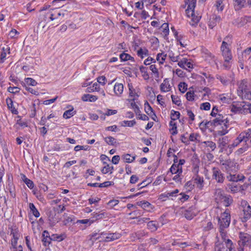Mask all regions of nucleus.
<instances>
[{
    "mask_svg": "<svg viewBox=\"0 0 251 251\" xmlns=\"http://www.w3.org/2000/svg\"><path fill=\"white\" fill-rule=\"evenodd\" d=\"M185 2L186 4H188V7L186 10V14L187 17H191V21L190 22V24L194 26L198 23L201 18V16L196 15L194 12L196 0H185Z\"/></svg>",
    "mask_w": 251,
    "mask_h": 251,
    "instance_id": "nucleus-1",
    "label": "nucleus"
},
{
    "mask_svg": "<svg viewBox=\"0 0 251 251\" xmlns=\"http://www.w3.org/2000/svg\"><path fill=\"white\" fill-rule=\"evenodd\" d=\"M220 232L222 237L226 235L224 229L227 228L230 223V214L229 210L226 209L222 213L221 216L218 217Z\"/></svg>",
    "mask_w": 251,
    "mask_h": 251,
    "instance_id": "nucleus-2",
    "label": "nucleus"
},
{
    "mask_svg": "<svg viewBox=\"0 0 251 251\" xmlns=\"http://www.w3.org/2000/svg\"><path fill=\"white\" fill-rule=\"evenodd\" d=\"M215 117V119H214L213 121H210L211 125H213L214 126L223 125V126H222L223 129L218 131L217 133L220 136L225 135L228 132L227 130L228 127L227 125V123L228 122L227 120L226 119H224V116L221 114H218Z\"/></svg>",
    "mask_w": 251,
    "mask_h": 251,
    "instance_id": "nucleus-3",
    "label": "nucleus"
},
{
    "mask_svg": "<svg viewBox=\"0 0 251 251\" xmlns=\"http://www.w3.org/2000/svg\"><path fill=\"white\" fill-rule=\"evenodd\" d=\"M251 138V128H249L246 131L242 132L234 140L233 142L228 145V148L231 149L237 147L242 142L246 143Z\"/></svg>",
    "mask_w": 251,
    "mask_h": 251,
    "instance_id": "nucleus-4",
    "label": "nucleus"
},
{
    "mask_svg": "<svg viewBox=\"0 0 251 251\" xmlns=\"http://www.w3.org/2000/svg\"><path fill=\"white\" fill-rule=\"evenodd\" d=\"M248 81L246 79H243L238 82V88L237 93L239 96L242 99L247 100L251 99V92L248 88Z\"/></svg>",
    "mask_w": 251,
    "mask_h": 251,
    "instance_id": "nucleus-5",
    "label": "nucleus"
},
{
    "mask_svg": "<svg viewBox=\"0 0 251 251\" xmlns=\"http://www.w3.org/2000/svg\"><path fill=\"white\" fill-rule=\"evenodd\" d=\"M57 210L58 209L56 208L53 207L52 210H49L47 213L48 220L51 226H54L60 220L59 216L57 215V214H58Z\"/></svg>",
    "mask_w": 251,
    "mask_h": 251,
    "instance_id": "nucleus-6",
    "label": "nucleus"
},
{
    "mask_svg": "<svg viewBox=\"0 0 251 251\" xmlns=\"http://www.w3.org/2000/svg\"><path fill=\"white\" fill-rule=\"evenodd\" d=\"M221 50L222 52V55L225 58L226 62H228L232 59V54L231 50L229 48V44L226 42H223Z\"/></svg>",
    "mask_w": 251,
    "mask_h": 251,
    "instance_id": "nucleus-7",
    "label": "nucleus"
},
{
    "mask_svg": "<svg viewBox=\"0 0 251 251\" xmlns=\"http://www.w3.org/2000/svg\"><path fill=\"white\" fill-rule=\"evenodd\" d=\"M212 178L218 183H223L225 180V176L220 169L217 167H213L212 169Z\"/></svg>",
    "mask_w": 251,
    "mask_h": 251,
    "instance_id": "nucleus-8",
    "label": "nucleus"
},
{
    "mask_svg": "<svg viewBox=\"0 0 251 251\" xmlns=\"http://www.w3.org/2000/svg\"><path fill=\"white\" fill-rule=\"evenodd\" d=\"M239 238L240 240L238 241V244L240 247L251 245V236L247 233L240 232Z\"/></svg>",
    "mask_w": 251,
    "mask_h": 251,
    "instance_id": "nucleus-9",
    "label": "nucleus"
},
{
    "mask_svg": "<svg viewBox=\"0 0 251 251\" xmlns=\"http://www.w3.org/2000/svg\"><path fill=\"white\" fill-rule=\"evenodd\" d=\"M239 110V113H246L249 112L251 113V104L245 101H239L235 102Z\"/></svg>",
    "mask_w": 251,
    "mask_h": 251,
    "instance_id": "nucleus-10",
    "label": "nucleus"
},
{
    "mask_svg": "<svg viewBox=\"0 0 251 251\" xmlns=\"http://www.w3.org/2000/svg\"><path fill=\"white\" fill-rule=\"evenodd\" d=\"M224 168L227 173L236 172L238 170L236 163L231 159L226 160V163H225Z\"/></svg>",
    "mask_w": 251,
    "mask_h": 251,
    "instance_id": "nucleus-11",
    "label": "nucleus"
},
{
    "mask_svg": "<svg viewBox=\"0 0 251 251\" xmlns=\"http://www.w3.org/2000/svg\"><path fill=\"white\" fill-rule=\"evenodd\" d=\"M233 6L235 11L240 10L245 6L246 0H233Z\"/></svg>",
    "mask_w": 251,
    "mask_h": 251,
    "instance_id": "nucleus-12",
    "label": "nucleus"
},
{
    "mask_svg": "<svg viewBox=\"0 0 251 251\" xmlns=\"http://www.w3.org/2000/svg\"><path fill=\"white\" fill-rule=\"evenodd\" d=\"M105 235H106V233L101 232L100 234L94 233L92 234L90 239L93 242L97 240H100V242H104L103 239H105Z\"/></svg>",
    "mask_w": 251,
    "mask_h": 251,
    "instance_id": "nucleus-13",
    "label": "nucleus"
},
{
    "mask_svg": "<svg viewBox=\"0 0 251 251\" xmlns=\"http://www.w3.org/2000/svg\"><path fill=\"white\" fill-rule=\"evenodd\" d=\"M124 85L122 83H116L114 87V92L117 96H120L123 92Z\"/></svg>",
    "mask_w": 251,
    "mask_h": 251,
    "instance_id": "nucleus-14",
    "label": "nucleus"
},
{
    "mask_svg": "<svg viewBox=\"0 0 251 251\" xmlns=\"http://www.w3.org/2000/svg\"><path fill=\"white\" fill-rule=\"evenodd\" d=\"M228 143V140L226 136L220 138L218 141V147L221 149V151H223V150L225 147Z\"/></svg>",
    "mask_w": 251,
    "mask_h": 251,
    "instance_id": "nucleus-15",
    "label": "nucleus"
},
{
    "mask_svg": "<svg viewBox=\"0 0 251 251\" xmlns=\"http://www.w3.org/2000/svg\"><path fill=\"white\" fill-rule=\"evenodd\" d=\"M214 196L215 200L218 202L219 201H220L226 195L221 189H216L215 191Z\"/></svg>",
    "mask_w": 251,
    "mask_h": 251,
    "instance_id": "nucleus-16",
    "label": "nucleus"
},
{
    "mask_svg": "<svg viewBox=\"0 0 251 251\" xmlns=\"http://www.w3.org/2000/svg\"><path fill=\"white\" fill-rule=\"evenodd\" d=\"M229 181H232L233 182H237L238 181L243 180L245 178V176L242 175H236L230 174L229 176H227Z\"/></svg>",
    "mask_w": 251,
    "mask_h": 251,
    "instance_id": "nucleus-17",
    "label": "nucleus"
},
{
    "mask_svg": "<svg viewBox=\"0 0 251 251\" xmlns=\"http://www.w3.org/2000/svg\"><path fill=\"white\" fill-rule=\"evenodd\" d=\"M178 65L181 68L185 69V65H186L187 67L189 68H192L193 65L190 62L188 61V59L185 58H183L182 59H180L179 61L178 62Z\"/></svg>",
    "mask_w": 251,
    "mask_h": 251,
    "instance_id": "nucleus-18",
    "label": "nucleus"
},
{
    "mask_svg": "<svg viewBox=\"0 0 251 251\" xmlns=\"http://www.w3.org/2000/svg\"><path fill=\"white\" fill-rule=\"evenodd\" d=\"M11 234H12L13 238L11 240V245L14 249H16L17 240L19 237V234L16 231L12 230Z\"/></svg>",
    "mask_w": 251,
    "mask_h": 251,
    "instance_id": "nucleus-19",
    "label": "nucleus"
},
{
    "mask_svg": "<svg viewBox=\"0 0 251 251\" xmlns=\"http://www.w3.org/2000/svg\"><path fill=\"white\" fill-rule=\"evenodd\" d=\"M193 207H191L184 211V215L187 219L191 220L196 216V214L193 211Z\"/></svg>",
    "mask_w": 251,
    "mask_h": 251,
    "instance_id": "nucleus-20",
    "label": "nucleus"
},
{
    "mask_svg": "<svg viewBox=\"0 0 251 251\" xmlns=\"http://www.w3.org/2000/svg\"><path fill=\"white\" fill-rule=\"evenodd\" d=\"M98 99L97 96L90 94H84L81 97V100L84 101H89L90 102H94L96 101Z\"/></svg>",
    "mask_w": 251,
    "mask_h": 251,
    "instance_id": "nucleus-21",
    "label": "nucleus"
},
{
    "mask_svg": "<svg viewBox=\"0 0 251 251\" xmlns=\"http://www.w3.org/2000/svg\"><path fill=\"white\" fill-rule=\"evenodd\" d=\"M171 87L167 78L163 80V82L160 85V89L162 92H168L170 90Z\"/></svg>",
    "mask_w": 251,
    "mask_h": 251,
    "instance_id": "nucleus-22",
    "label": "nucleus"
},
{
    "mask_svg": "<svg viewBox=\"0 0 251 251\" xmlns=\"http://www.w3.org/2000/svg\"><path fill=\"white\" fill-rule=\"evenodd\" d=\"M228 189L231 191V192L234 193L241 190V186L236 184V182H232L231 183L228 184Z\"/></svg>",
    "mask_w": 251,
    "mask_h": 251,
    "instance_id": "nucleus-23",
    "label": "nucleus"
},
{
    "mask_svg": "<svg viewBox=\"0 0 251 251\" xmlns=\"http://www.w3.org/2000/svg\"><path fill=\"white\" fill-rule=\"evenodd\" d=\"M170 170L172 174H178V175H180L182 172V167H179L177 164H173Z\"/></svg>",
    "mask_w": 251,
    "mask_h": 251,
    "instance_id": "nucleus-24",
    "label": "nucleus"
},
{
    "mask_svg": "<svg viewBox=\"0 0 251 251\" xmlns=\"http://www.w3.org/2000/svg\"><path fill=\"white\" fill-rule=\"evenodd\" d=\"M6 102L8 108L10 109L11 112L13 114H17L18 111L13 107V101L10 98H7L6 100Z\"/></svg>",
    "mask_w": 251,
    "mask_h": 251,
    "instance_id": "nucleus-25",
    "label": "nucleus"
},
{
    "mask_svg": "<svg viewBox=\"0 0 251 251\" xmlns=\"http://www.w3.org/2000/svg\"><path fill=\"white\" fill-rule=\"evenodd\" d=\"M145 110L148 115L151 116H154L155 117H156L155 113L153 111L152 108L147 101L145 103Z\"/></svg>",
    "mask_w": 251,
    "mask_h": 251,
    "instance_id": "nucleus-26",
    "label": "nucleus"
},
{
    "mask_svg": "<svg viewBox=\"0 0 251 251\" xmlns=\"http://www.w3.org/2000/svg\"><path fill=\"white\" fill-rule=\"evenodd\" d=\"M220 201L223 202L224 205L227 207L229 206L232 203L233 200L231 197L226 195Z\"/></svg>",
    "mask_w": 251,
    "mask_h": 251,
    "instance_id": "nucleus-27",
    "label": "nucleus"
},
{
    "mask_svg": "<svg viewBox=\"0 0 251 251\" xmlns=\"http://www.w3.org/2000/svg\"><path fill=\"white\" fill-rule=\"evenodd\" d=\"M194 182L197 184L198 187L201 189L203 186V178L197 175L194 179Z\"/></svg>",
    "mask_w": 251,
    "mask_h": 251,
    "instance_id": "nucleus-28",
    "label": "nucleus"
},
{
    "mask_svg": "<svg viewBox=\"0 0 251 251\" xmlns=\"http://www.w3.org/2000/svg\"><path fill=\"white\" fill-rule=\"evenodd\" d=\"M120 58L122 61H126L127 60H131L134 61V58L130 56L129 54L123 52L120 55Z\"/></svg>",
    "mask_w": 251,
    "mask_h": 251,
    "instance_id": "nucleus-29",
    "label": "nucleus"
},
{
    "mask_svg": "<svg viewBox=\"0 0 251 251\" xmlns=\"http://www.w3.org/2000/svg\"><path fill=\"white\" fill-rule=\"evenodd\" d=\"M122 158L126 163H131L134 161L135 159V156H131L129 154H126L122 156Z\"/></svg>",
    "mask_w": 251,
    "mask_h": 251,
    "instance_id": "nucleus-30",
    "label": "nucleus"
},
{
    "mask_svg": "<svg viewBox=\"0 0 251 251\" xmlns=\"http://www.w3.org/2000/svg\"><path fill=\"white\" fill-rule=\"evenodd\" d=\"M54 13L56 14V16L57 18L60 17L67 18L69 16V13L65 10H59L56 9L54 11Z\"/></svg>",
    "mask_w": 251,
    "mask_h": 251,
    "instance_id": "nucleus-31",
    "label": "nucleus"
},
{
    "mask_svg": "<svg viewBox=\"0 0 251 251\" xmlns=\"http://www.w3.org/2000/svg\"><path fill=\"white\" fill-rule=\"evenodd\" d=\"M128 87L129 91V95L131 97H134V98L136 99L139 97L138 94L135 91V89H134L132 84L128 83Z\"/></svg>",
    "mask_w": 251,
    "mask_h": 251,
    "instance_id": "nucleus-32",
    "label": "nucleus"
},
{
    "mask_svg": "<svg viewBox=\"0 0 251 251\" xmlns=\"http://www.w3.org/2000/svg\"><path fill=\"white\" fill-rule=\"evenodd\" d=\"M50 26L48 25L47 24H45L43 22L39 23L38 25V29L41 32H46L50 28Z\"/></svg>",
    "mask_w": 251,
    "mask_h": 251,
    "instance_id": "nucleus-33",
    "label": "nucleus"
},
{
    "mask_svg": "<svg viewBox=\"0 0 251 251\" xmlns=\"http://www.w3.org/2000/svg\"><path fill=\"white\" fill-rule=\"evenodd\" d=\"M75 111L74 110V108H72L71 109L66 110L63 114V117L65 119H69L74 116L75 114Z\"/></svg>",
    "mask_w": 251,
    "mask_h": 251,
    "instance_id": "nucleus-34",
    "label": "nucleus"
},
{
    "mask_svg": "<svg viewBox=\"0 0 251 251\" xmlns=\"http://www.w3.org/2000/svg\"><path fill=\"white\" fill-rule=\"evenodd\" d=\"M29 208L32 212V214L36 218H38L40 216V213L37 208L35 207V205L32 203H29Z\"/></svg>",
    "mask_w": 251,
    "mask_h": 251,
    "instance_id": "nucleus-35",
    "label": "nucleus"
},
{
    "mask_svg": "<svg viewBox=\"0 0 251 251\" xmlns=\"http://www.w3.org/2000/svg\"><path fill=\"white\" fill-rule=\"evenodd\" d=\"M100 89L99 84L97 83H95L92 87H88L86 90V92L91 93L94 91H99Z\"/></svg>",
    "mask_w": 251,
    "mask_h": 251,
    "instance_id": "nucleus-36",
    "label": "nucleus"
},
{
    "mask_svg": "<svg viewBox=\"0 0 251 251\" xmlns=\"http://www.w3.org/2000/svg\"><path fill=\"white\" fill-rule=\"evenodd\" d=\"M22 179L29 188L32 189L34 187V183L33 181L27 178L25 176L23 175Z\"/></svg>",
    "mask_w": 251,
    "mask_h": 251,
    "instance_id": "nucleus-37",
    "label": "nucleus"
},
{
    "mask_svg": "<svg viewBox=\"0 0 251 251\" xmlns=\"http://www.w3.org/2000/svg\"><path fill=\"white\" fill-rule=\"evenodd\" d=\"M105 142L109 145L114 146L116 143V140L112 136H108L104 138Z\"/></svg>",
    "mask_w": 251,
    "mask_h": 251,
    "instance_id": "nucleus-38",
    "label": "nucleus"
},
{
    "mask_svg": "<svg viewBox=\"0 0 251 251\" xmlns=\"http://www.w3.org/2000/svg\"><path fill=\"white\" fill-rule=\"evenodd\" d=\"M113 170V166H110L109 164H106V165L101 170V172L103 174H106L108 173L111 174L112 173Z\"/></svg>",
    "mask_w": 251,
    "mask_h": 251,
    "instance_id": "nucleus-39",
    "label": "nucleus"
},
{
    "mask_svg": "<svg viewBox=\"0 0 251 251\" xmlns=\"http://www.w3.org/2000/svg\"><path fill=\"white\" fill-rule=\"evenodd\" d=\"M170 126H172V128L170 129V131L172 135H176L177 133L176 124L173 121H171L170 122Z\"/></svg>",
    "mask_w": 251,
    "mask_h": 251,
    "instance_id": "nucleus-40",
    "label": "nucleus"
},
{
    "mask_svg": "<svg viewBox=\"0 0 251 251\" xmlns=\"http://www.w3.org/2000/svg\"><path fill=\"white\" fill-rule=\"evenodd\" d=\"M135 100V98H133V99L128 100L129 102H131V106L132 107V108L134 109L136 114H138L139 113H140L141 111L138 105L134 102Z\"/></svg>",
    "mask_w": 251,
    "mask_h": 251,
    "instance_id": "nucleus-41",
    "label": "nucleus"
},
{
    "mask_svg": "<svg viewBox=\"0 0 251 251\" xmlns=\"http://www.w3.org/2000/svg\"><path fill=\"white\" fill-rule=\"evenodd\" d=\"M215 5L218 11H222L225 6L223 0H216Z\"/></svg>",
    "mask_w": 251,
    "mask_h": 251,
    "instance_id": "nucleus-42",
    "label": "nucleus"
},
{
    "mask_svg": "<svg viewBox=\"0 0 251 251\" xmlns=\"http://www.w3.org/2000/svg\"><path fill=\"white\" fill-rule=\"evenodd\" d=\"M139 69L140 72L143 74V76L145 79H148L149 78V75L147 72L148 68L143 66H141L140 67Z\"/></svg>",
    "mask_w": 251,
    "mask_h": 251,
    "instance_id": "nucleus-43",
    "label": "nucleus"
},
{
    "mask_svg": "<svg viewBox=\"0 0 251 251\" xmlns=\"http://www.w3.org/2000/svg\"><path fill=\"white\" fill-rule=\"evenodd\" d=\"M167 57V54L164 53H159L157 54L156 59L160 64H163Z\"/></svg>",
    "mask_w": 251,
    "mask_h": 251,
    "instance_id": "nucleus-44",
    "label": "nucleus"
},
{
    "mask_svg": "<svg viewBox=\"0 0 251 251\" xmlns=\"http://www.w3.org/2000/svg\"><path fill=\"white\" fill-rule=\"evenodd\" d=\"M148 227L152 231H155L157 229L158 225L155 224L154 221H151L148 223Z\"/></svg>",
    "mask_w": 251,
    "mask_h": 251,
    "instance_id": "nucleus-45",
    "label": "nucleus"
},
{
    "mask_svg": "<svg viewBox=\"0 0 251 251\" xmlns=\"http://www.w3.org/2000/svg\"><path fill=\"white\" fill-rule=\"evenodd\" d=\"M203 144H205L207 147H209L212 151H213L216 147V144L212 141H204L203 142Z\"/></svg>",
    "mask_w": 251,
    "mask_h": 251,
    "instance_id": "nucleus-46",
    "label": "nucleus"
},
{
    "mask_svg": "<svg viewBox=\"0 0 251 251\" xmlns=\"http://www.w3.org/2000/svg\"><path fill=\"white\" fill-rule=\"evenodd\" d=\"M180 116V113L178 111H175L174 110H172L171 114V121H175L176 119H178Z\"/></svg>",
    "mask_w": 251,
    "mask_h": 251,
    "instance_id": "nucleus-47",
    "label": "nucleus"
},
{
    "mask_svg": "<svg viewBox=\"0 0 251 251\" xmlns=\"http://www.w3.org/2000/svg\"><path fill=\"white\" fill-rule=\"evenodd\" d=\"M137 205L140 206L142 208L145 209L151 206V203L147 201H141L137 203Z\"/></svg>",
    "mask_w": 251,
    "mask_h": 251,
    "instance_id": "nucleus-48",
    "label": "nucleus"
},
{
    "mask_svg": "<svg viewBox=\"0 0 251 251\" xmlns=\"http://www.w3.org/2000/svg\"><path fill=\"white\" fill-rule=\"evenodd\" d=\"M249 147V144L247 142L245 143V145H244V146L243 147L239 149L236 152L238 154L243 153V152H244L245 151H246L248 150Z\"/></svg>",
    "mask_w": 251,
    "mask_h": 251,
    "instance_id": "nucleus-49",
    "label": "nucleus"
},
{
    "mask_svg": "<svg viewBox=\"0 0 251 251\" xmlns=\"http://www.w3.org/2000/svg\"><path fill=\"white\" fill-rule=\"evenodd\" d=\"M179 90L184 93L187 89V85L185 82H180L178 85Z\"/></svg>",
    "mask_w": 251,
    "mask_h": 251,
    "instance_id": "nucleus-50",
    "label": "nucleus"
},
{
    "mask_svg": "<svg viewBox=\"0 0 251 251\" xmlns=\"http://www.w3.org/2000/svg\"><path fill=\"white\" fill-rule=\"evenodd\" d=\"M49 239L51 240V241L53 240L60 241L63 240V238L61 236L58 234H52L50 237H49Z\"/></svg>",
    "mask_w": 251,
    "mask_h": 251,
    "instance_id": "nucleus-51",
    "label": "nucleus"
},
{
    "mask_svg": "<svg viewBox=\"0 0 251 251\" xmlns=\"http://www.w3.org/2000/svg\"><path fill=\"white\" fill-rule=\"evenodd\" d=\"M178 192H179V191L178 189H176L175 191H174L173 192L168 193L166 195L162 194L160 196V199H162L163 197L168 198L169 197H170V196H175V195L176 194L178 193Z\"/></svg>",
    "mask_w": 251,
    "mask_h": 251,
    "instance_id": "nucleus-52",
    "label": "nucleus"
},
{
    "mask_svg": "<svg viewBox=\"0 0 251 251\" xmlns=\"http://www.w3.org/2000/svg\"><path fill=\"white\" fill-rule=\"evenodd\" d=\"M148 50L147 49L143 50L142 48H140L138 51H137V55L141 57L142 58H143V55H148Z\"/></svg>",
    "mask_w": 251,
    "mask_h": 251,
    "instance_id": "nucleus-53",
    "label": "nucleus"
},
{
    "mask_svg": "<svg viewBox=\"0 0 251 251\" xmlns=\"http://www.w3.org/2000/svg\"><path fill=\"white\" fill-rule=\"evenodd\" d=\"M161 27L163 28L164 35L167 36L169 32L168 24L167 23H164L162 25Z\"/></svg>",
    "mask_w": 251,
    "mask_h": 251,
    "instance_id": "nucleus-54",
    "label": "nucleus"
},
{
    "mask_svg": "<svg viewBox=\"0 0 251 251\" xmlns=\"http://www.w3.org/2000/svg\"><path fill=\"white\" fill-rule=\"evenodd\" d=\"M186 97L188 100L193 101L194 100V93L193 91H189L186 94Z\"/></svg>",
    "mask_w": 251,
    "mask_h": 251,
    "instance_id": "nucleus-55",
    "label": "nucleus"
},
{
    "mask_svg": "<svg viewBox=\"0 0 251 251\" xmlns=\"http://www.w3.org/2000/svg\"><path fill=\"white\" fill-rule=\"evenodd\" d=\"M171 98L172 100V101L174 103L176 104L178 106H179L181 104V101L180 100V99L177 96L172 95Z\"/></svg>",
    "mask_w": 251,
    "mask_h": 251,
    "instance_id": "nucleus-56",
    "label": "nucleus"
},
{
    "mask_svg": "<svg viewBox=\"0 0 251 251\" xmlns=\"http://www.w3.org/2000/svg\"><path fill=\"white\" fill-rule=\"evenodd\" d=\"M25 81L27 84L31 86H35L37 83L34 79L30 77L25 78Z\"/></svg>",
    "mask_w": 251,
    "mask_h": 251,
    "instance_id": "nucleus-57",
    "label": "nucleus"
},
{
    "mask_svg": "<svg viewBox=\"0 0 251 251\" xmlns=\"http://www.w3.org/2000/svg\"><path fill=\"white\" fill-rule=\"evenodd\" d=\"M243 211L246 216L248 217L251 216V207L250 205H248V206L245 207V208H243Z\"/></svg>",
    "mask_w": 251,
    "mask_h": 251,
    "instance_id": "nucleus-58",
    "label": "nucleus"
},
{
    "mask_svg": "<svg viewBox=\"0 0 251 251\" xmlns=\"http://www.w3.org/2000/svg\"><path fill=\"white\" fill-rule=\"evenodd\" d=\"M150 69L156 75V77H159V72L155 65H151Z\"/></svg>",
    "mask_w": 251,
    "mask_h": 251,
    "instance_id": "nucleus-59",
    "label": "nucleus"
},
{
    "mask_svg": "<svg viewBox=\"0 0 251 251\" xmlns=\"http://www.w3.org/2000/svg\"><path fill=\"white\" fill-rule=\"evenodd\" d=\"M114 184L112 181H105L104 182L100 183L99 185V187L100 188L102 187H107L109 186H111Z\"/></svg>",
    "mask_w": 251,
    "mask_h": 251,
    "instance_id": "nucleus-60",
    "label": "nucleus"
},
{
    "mask_svg": "<svg viewBox=\"0 0 251 251\" xmlns=\"http://www.w3.org/2000/svg\"><path fill=\"white\" fill-rule=\"evenodd\" d=\"M8 91L11 93H16L20 91V88L17 87H9Z\"/></svg>",
    "mask_w": 251,
    "mask_h": 251,
    "instance_id": "nucleus-61",
    "label": "nucleus"
},
{
    "mask_svg": "<svg viewBox=\"0 0 251 251\" xmlns=\"http://www.w3.org/2000/svg\"><path fill=\"white\" fill-rule=\"evenodd\" d=\"M105 215V213L104 212L100 213H96L94 214L93 217L96 218V220L104 218Z\"/></svg>",
    "mask_w": 251,
    "mask_h": 251,
    "instance_id": "nucleus-62",
    "label": "nucleus"
},
{
    "mask_svg": "<svg viewBox=\"0 0 251 251\" xmlns=\"http://www.w3.org/2000/svg\"><path fill=\"white\" fill-rule=\"evenodd\" d=\"M201 108L205 110H208L210 108V104L209 102L203 103L201 105Z\"/></svg>",
    "mask_w": 251,
    "mask_h": 251,
    "instance_id": "nucleus-63",
    "label": "nucleus"
},
{
    "mask_svg": "<svg viewBox=\"0 0 251 251\" xmlns=\"http://www.w3.org/2000/svg\"><path fill=\"white\" fill-rule=\"evenodd\" d=\"M106 81V78L104 76H99L97 78V81L102 85H104L105 84Z\"/></svg>",
    "mask_w": 251,
    "mask_h": 251,
    "instance_id": "nucleus-64",
    "label": "nucleus"
}]
</instances>
